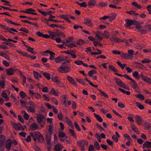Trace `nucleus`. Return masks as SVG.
I'll return each mask as SVG.
<instances>
[{"label": "nucleus", "instance_id": "1", "mask_svg": "<svg viewBox=\"0 0 151 151\" xmlns=\"http://www.w3.org/2000/svg\"><path fill=\"white\" fill-rule=\"evenodd\" d=\"M30 134L35 142L37 140L38 142L40 143L43 144L44 143V138L42 135L39 132L35 131L34 132H30Z\"/></svg>", "mask_w": 151, "mask_h": 151}, {"label": "nucleus", "instance_id": "2", "mask_svg": "<svg viewBox=\"0 0 151 151\" xmlns=\"http://www.w3.org/2000/svg\"><path fill=\"white\" fill-rule=\"evenodd\" d=\"M65 63V62L62 63V65L58 68V71L59 72L61 73H68L70 71V68L69 67L64 65Z\"/></svg>", "mask_w": 151, "mask_h": 151}, {"label": "nucleus", "instance_id": "3", "mask_svg": "<svg viewBox=\"0 0 151 151\" xmlns=\"http://www.w3.org/2000/svg\"><path fill=\"white\" fill-rule=\"evenodd\" d=\"M36 35L38 36L41 37L45 38H49L50 37L53 40H55V37L57 36L55 32H54L50 36L47 34H43L42 33L39 31L36 32Z\"/></svg>", "mask_w": 151, "mask_h": 151}, {"label": "nucleus", "instance_id": "4", "mask_svg": "<svg viewBox=\"0 0 151 151\" xmlns=\"http://www.w3.org/2000/svg\"><path fill=\"white\" fill-rule=\"evenodd\" d=\"M77 144L79 147H85V146L88 145V142L87 141L83 139L80 141H77Z\"/></svg>", "mask_w": 151, "mask_h": 151}, {"label": "nucleus", "instance_id": "5", "mask_svg": "<svg viewBox=\"0 0 151 151\" xmlns=\"http://www.w3.org/2000/svg\"><path fill=\"white\" fill-rule=\"evenodd\" d=\"M58 77L55 76V77H53V76L52 77L51 80L54 82L56 83V84L59 86L63 87L64 85L58 79Z\"/></svg>", "mask_w": 151, "mask_h": 151}, {"label": "nucleus", "instance_id": "6", "mask_svg": "<svg viewBox=\"0 0 151 151\" xmlns=\"http://www.w3.org/2000/svg\"><path fill=\"white\" fill-rule=\"evenodd\" d=\"M130 81H132V82H130L132 87L135 90L136 92L138 93H140V91H139V90L137 89V88H138V89H139V87L136 82L132 79Z\"/></svg>", "mask_w": 151, "mask_h": 151}, {"label": "nucleus", "instance_id": "7", "mask_svg": "<svg viewBox=\"0 0 151 151\" xmlns=\"http://www.w3.org/2000/svg\"><path fill=\"white\" fill-rule=\"evenodd\" d=\"M68 58L67 56L63 57L62 55L59 56L55 59V62L57 63L65 60Z\"/></svg>", "mask_w": 151, "mask_h": 151}, {"label": "nucleus", "instance_id": "8", "mask_svg": "<svg viewBox=\"0 0 151 151\" xmlns=\"http://www.w3.org/2000/svg\"><path fill=\"white\" fill-rule=\"evenodd\" d=\"M84 23L87 25L88 26L91 27L93 26V23L89 19L87 18H85L84 19Z\"/></svg>", "mask_w": 151, "mask_h": 151}, {"label": "nucleus", "instance_id": "9", "mask_svg": "<svg viewBox=\"0 0 151 151\" xmlns=\"http://www.w3.org/2000/svg\"><path fill=\"white\" fill-rule=\"evenodd\" d=\"M44 116L41 114H38L36 117V119L38 122L40 124H41L42 122L43 119L44 118Z\"/></svg>", "mask_w": 151, "mask_h": 151}, {"label": "nucleus", "instance_id": "10", "mask_svg": "<svg viewBox=\"0 0 151 151\" xmlns=\"http://www.w3.org/2000/svg\"><path fill=\"white\" fill-rule=\"evenodd\" d=\"M135 121L139 125H141L142 122V119L141 117L139 115H137L135 116Z\"/></svg>", "mask_w": 151, "mask_h": 151}, {"label": "nucleus", "instance_id": "11", "mask_svg": "<svg viewBox=\"0 0 151 151\" xmlns=\"http://www.w3.org/2000/svg\"><path fill=\"white\" fill-rule=\"evenodd\" d=\"M12 142L10 139H9L6 141V147L8 150H10L12 146Z\"/></svg>", "mask_w": 151, "mask_h": 151}, {"label": "nucleus", "instance_id": "12", "mask_svg": "<svg viewBox=\"0 0 151 151\" xmlns=\"http://www.w3.org/2000/svg\"><path fill=\"white\" fill-rule=\"evenodd\" d=\"M151 148V142L146 141L143 145V148Z\"/></svg>", "mask_w": 151, "mask_h": 151}, {"label": "nucleus", "instance_id": "13", "mask_svg": "<svg viewBox=\"0 0 151 151\" xmlns=\"http://www.w3.org/2000/svg\"><path fill=\"white\" fill-rule=\"evenodd\" d=\"M7 74L8 76H11L14 74V69L12 68L7 69L6 70Z\"/></svg>", "mask_w": 151, "mask_h": 151}, {"label": "nucleus", "instance_id": "14", "mask_svg": "<svg viewBox=\"0 0 151 151\" xmlns=\"http://www.w3.org/2000/svg\"><path fill=\"white\" fill-rule=\"evenodd\" d=\"M33 74L35 78L37 80H39V79L42 77L41 75L37 72L36 71H33Z\"/></svg>", "mask_w": 151, "mask_h": 151}, {"label": "nucleus", "instance_id": "15", "mask_svg": "<svg viewBox=\"0 0 151 151\" xmlns=\"http://www.w3.org/2000/svg\"><path fill=\"white\" fill-rule=\"evenodd\" d=\"M61 97L62 98L61 101L62 104H63L65 105V106H67V104L66 103V96L65 95H63L61 96Z\"/></svg>", "mask_w": 151, "mask_h": 151}, {"label": "nucleus", "instance_id": "16", "mask_svg": "<svg viewBox=\"0 0 151 151\" xmlns=\"http://www.w3.org/2000/svg\"><path fill=\"white\" fill-rule=\"evenodd\" d=\"M114 78L117 84L120 87H121L123 85H124V83L120 79L116 78Z\"/></svg>", "mask_w": 151, "mask_h": 151}, {"label": "nucleus", "instance_id": "17", "mask_svg": "<svg viewBox=\"0 0 151 151\" xmlns=\"http://www.w3.org/2000/svg\"><path fill=\"white\" fill-rule=\"evenodd\" d=\"M132 20L128 19L127 22V23L124 24L125 27L127 28H128L132 25Z\"/></svg>", "mask_w": 151, "mask_h": 151}, {"label": "nucleus", "instance_id": "18", "mask_svg": "<svg viewBox=\"0 0 151 151\" xmlns=\"http://www.w3.org/2000/svg\"><path fill=\"white\" fill-rule=\"evenodd\" d=\"M38 126L37 124L35 123H33L31 124L30 128L32 130H35L37 129Z\"/></svg>", "mask_w": 151, "mask_h": 151}, {"label": "nucleus", "instance_id": "19", "mask_svg": "<svg viewBox=\"0 0 151 151\" xmlns=\"http://www.w3.org/2000/svg\"><path fill=\"white\" fill-rule=\"evenodd\" d=\"M26 11H27V12H28L29 13H27L28 14L38 15L36 13L33 12H35V10L32 8L27 9H26Z\"/></svg>", "mask_w": 151, "mask_h": 151}, {"label": "nucleus", "instance_id": "20", "mask_svg": "<svg viewBox=\"0 0 151 151\" xmlns=\"http://www.w3.org/2000/svg\"><path fill=\"white\" fill-rule=\"evenodd\" d=\"M93 114L94 117L99 122H102L103 119L100 115L97 114L96 113H94Z\"/></svg>", "mask_w": 151, "mask_h": 151}, {"label": "nucleus", "instance_id": "21", "mask_svg": "<svg viewBox=\"0 0 151 151\" xmlns=\"http://www.w3.org/2000/svg\"><path fill=\"white\" fill-rule=\"evenodd\" d=\"M65 119L68 124L69 126L71 127H73V126L71 120L68 118V116H65Z\"/></svg>", "mask_w": 151, "mask_h": 151}, {"label": "nucleus", "instance_id": "22", "mask_svg": "<svg viewBox=\"0 0 151 151\" xmlns=\"http://www.w3.org/2000/svg\"><path fill=\"white\" fill-rule=\"evenodd\" d=\"M96 2L95 0H90L88 2V5L89 6H94Z\"/></svg>", "mask_w": 151, "mask_h": 151}, {"label": "nucleus", "instance_id": "23", "mask_svg": "<svg viewBox=\"0 0 151 151\" xmlns=\"http://www.w3.org/2000/svg\"><path fill=\"white\" fill-rule=\"evenodd\" d=\"M102 35L104 36V37L106 39L108 38L110 36V34L107 31H105Z\"/></svg>", "mask_w": 151, "mask_h": 151}, {"label": "nucleus", "instance_id": "24", "mask_svg": "<svg viewBox=\"0 0 151 151\" xmlns=\"http://www.w3.org/2000/svg\"><path fill=\"white\" fill-rule=\"evenodd\" d=\"M43 76L48 80H50L51 79L50 74L47 73L45 72L43 73Z\"/></svg>", "mask_w": 151, "mask_h": 151}, {"label": "nucleus", "instance_id": "25", "mask_svg": "<svg viewBox=\"0 0 151 151\" xmlns=\"http://www.w3.org/2000/svg\"><path fill=\"white\" fill-rule=\"evenodd\" d=\"M11 123L14 129L16 130H18L19 128V127L17 125V123H15L12 122H11Z\"/></svg>", "mask_w": 151, "mask_h": 151}, {"label": "nucleus", "instance_id": "26", "mask_svg": "<svg viewBox=\"0 0 151 151\" xmlns=\"http://www.w3.org/2000/svg\"><path fill=\"white\" fill-rule=\"evenodd\" d=\"M133 76L137 79L139 78V77L138 75V73L137 71H135L132 74Z\"/></svg>", "mask_w": 151, "mask_h": 151}, {"label": "nucleus", "instance_id": "27", "mask_svg": "<svg viewBox=\"0 0 151 151\" xmlns=\"http://www.w3.org/2000/svg\"><path fill=\"white\" fill-rule=\"evenodd\" d=\"M26 107L28 108L27 110L31 113H34L35 112V111L34 109L35 108H34L31 106H27Z\"/></svg>", "mask_w": 151, "mask_h": 151}, {"label": "nucleus", "instance_id": "28", "mask_svg": "<svg viewBox=\"0 0 151 151\" xmlns=\"http://www.w3.org/2000/svg\"><path fill=\"white\" fill-rule=\"evenodd\" d=\"M118 89L119 90H120L124 94H126L127 95H129L130 94V92L129 91H126L120 88H119Z\"/></svg>", "mask_w": 151, "mask_h": 151}, {"label": "nucleus", "instance_id": "29", "mask_svg": "<svg viewBox=\"0 0 151 151\" xmlns=\"http://www.w3.org/2000/svg\"><path fill=\"white\" fill-rule=\"evenodd\" d=\"M109 68L114 72H117V70L113 66L109 65Z\"/></svg>", "mask_w": 151, "mask_h": 151}, {"label": "nucleus", "instance_id": "30", "mask_svg": "<svg viewBox=\"0 0 151 151\" xmlns=\"http://www.w3.org/2000/svg\"><path fill=\"white\" fill-rule=\"evenodd\" d=\"M94 145L96 148V149L98 150H99L100 149V146L97 141H95L94 144Z\"/></svg>", "mask_w": 151, "mask_h": 151}, {"label": "nucleus", "instance_id": "31", "mask_svg": "<svg viewBox=\"0 0 151 151\" xmlns=\"http://www.w3.org/2000/svg\"><path fill=\"white\" fill-rule=\"evenodd\" d=\"M1 95L5 99V100L6 101H8L9 100V98H8L7 94L5 92H2Z\"/></svg>", "mask_w": 151, "mask_h": 151}, {"label": "nucleus", "instance_id": "32", "mask_svg": "<svg viewBox=\"0 0 151 151\" xmlns=\"http://www.w3.org/2000/svg\"><path fill=\"white\" fill-rule=\"evenodd\" d=\"M2 54H1L0 56H1L3 57H4L6 58V59L8 60H10V58L7 55V54L5 53H4L2 52Z\"/></svg>", "mask_w": 151, "mask_h": 151}, {"label": "nucleus", "instance_id": "33", "mask_svg": "<svg viewBox=\"0 0 151 151\" xmlns=\"http://www.w3.org/2000/svg\"><path fill=\"white\" fill-rule=\"evenodd\" d=\"M65 134L63 132L60 131L58 133V137L59 138H63L65 136Z\"/></svg>", "mask_w": 151, "mask_h": 151}, {"label": "nucleus", "instance_id": "34", "mask_svg": "<svg viewBox=\"0 0 151 151\" xmlns=\"http://www.w3.org/2000/svg\"><path fill=\"white\" fill-rule=\"evenodd\" d=\"M98 90L100 92L101 96H103L106 98H109L108 95L106 93L104 92L101 90L100 89H98Z\"/></svg>", "mask_w": 151, "mask_h": 151}, {"label": "nucleus", "instance_id": "35", "mask_svg": "<svg viewBox=\"0 0 151 151\" xmlns=\"http://www.w3.org/2000/svg\"><path fill=\"white\" fill-rule=\"evenodd\" d=\"M132 4L138 9H140L142 8V6L139 5L135 1H133L132 2Z\"/></svg>", "mask_w": 151, "mask_h": 151}, {"label": "nucleus", "instance_id": "36", "mask_svg": "<svg viewBox=\"0 0 151 151\" xmlns=\"http://www.w3.org/2000/svg\"><path fill=\"white\" fill-rule=\"evenodd\" d=\"M85 43V42L82 39H80L77 41L76 44L79 45H81Z\"/></svg>", "mask_w": 151, "mask_h": 151}, {"label": "nucleus", "instance_id": "37", "mask_svg": "<svg viewBox=\"0 0 151 151\" xmlns=\"http://www.w3.org/2000/svg\"><path fill=\"white\" fill-rule=\"evenodd\" d=\"M143 80L147 83L151 84V79L147 77L146 76L145 77Z\"/></svg>", "mask_w": 151, "mask_h": 151}, {"label": "nucleus", "instance_id": "38", "mask_svg": "<svg viewBox=\"0 0 151 151\" xmlns=\"http://www.w3.org/2000/svg\"><path fill=\"white\" fill-rule=\"evenodd\" d=\"M144 124L145 127V129H148L151 127L150 126L151 124L150 123L147 122H145Z\"/></svg>", "mask_w": 151, "mask_h": 151}, {"label": "nucleus", "instance_id": "39", "mask_svg": "<svg viewBox=\"0 0 151 151\" xmlns=\"http://www.w3.org/2000/svg\"><path fill=\"white\" fill-rule=\"evenodd\" d=\"M51 93H52L54 95H55L56 96H58V93L55 91V90L53 88H52L50 91V92Z\"/></svg>", "mask_w": 151, "mask_h": 151}, {"label": "nucleus", "instance_id": "40", "mask_svg": "<svg viewBox=\"0 0 151 151\" xmlns=\"http://www.w3.org/2000/svg\"><path fill=\"white\" fill-rule=\"evenodd\" d=\"M151 62V60L148 58H145L144 60H142L141 61L142 63H149Z\"/></svg>", "mask_w": 151, "mask_h": 151}, {"label": "nucleus", "instance_id": "41", "mask_svg": "<svg viewBox=\"0 0 151 151\" xmlns=\"http://www.w3.org/2000/svg\"><path fill=\"white\" fill-rule=\"evenodd\" d=\"M24 112V118L26 120L29 119V114L27 113L25 111H23Z\"/></svg>", "mask_w": 151, "mask_h": 151}, {"label": "nucleus", "instance_id": "42", "mask_svg": "<svg viewBox=\"0 0 151 151\" xmlns=\"http://www.w3.org/2000/svg\"><path fill=\"white\" fill-rule=\"evenodd\" d=\"M135 96L138 98L139 99L141 100H143L144 99V97L143 95L141 94H138L137 95H136Z\"/></svg>", "mask_w": 151, "mask_h": 151}, {"label": "nucleus", "instance_id": "43", "mask_svg": "<svg viewBox=\"0 0 151 151\" xmlns=\"http://www.w3.org/2000/svg\"><path fill=\"white\" fill-rule=\"evenodd\" d=\"M136 104L137 106H138L140 109L142 110L144 109V106L140 104L139 102H137L136 103Z\"/></svg>", "mask_w": 151, "mask_h": 151}, {"label": "nucleus", "instance_id": "44", "mask_svg": "<svg viewBox=\"0 0 151 151\" xmlns=\"http://www.w3.org/2000/svg\"><path fill=\"white\" fill-rule=\"evenodd\" d=\"M74 124L77 130L78 131H81V129H80V127H79V125L77 124V122H75L74 123Z\"/></svg>", "mask_w": 151, "mask_h": 151}, {"label": "nucleus", "instance_id": "45", "mask_svg": "<svg viewBox=\"0 0 151 151\" xmlns=\"http://www.w3.org/2000/svg\"><path fill=\"white\" fill-rule=\"evenodd\" d=\"M107 5V2H102L100 3H99V6L101 7H102L103 6H106Z\"/></svg>", "mask_w": 151, "mask_h": 151}, {"label": "nucleus", "instance_id": "46", "mask_svg": "<svg viewBox=\"0 0 151 151\" xmlns=\"http://www.w3.org/2000/svg\"><path fill=\"white\" fill-rule=\"evenodd\" d=\"M76 81L79 83H80L82 84L83 85H85L86 84L85 82L83 81V79H78V78H76Z\"/></svg>", "mask_w": 151, "mask_h": 151}, {"label": "nucleus", "instance_id": "47", "mask_svg": "<svg viewBox=\"0 0 151 151\" xmlns=\"http://www.w3.org/2000/svg\"><path fill=\"white\" fill-rule=\"evenodd\" d=\"M114 41L117 43H120L121 42H123V41L122 40L115 37Z\"/></svg>", "mask_w": 151, "mask_h": 151}, {"label": "nucleus", "instance_id": "48", "mask_svg": "<svg viewBox=\"0 0 151 151\" xmlns=\"http://www.w3.org/2000/svg\"><path fill=\"white\" fill-rule=\"evenodd\" d=\"M58 119L60 120H62L63 118V115L61 112H60L58 113Z\"/></svg>", "mask_w": 151, "mask_h": 151}, {"label": "nucleus", "instance_id": "49", "mask_svg": "<svg viewBox=\"0 0 151 151\" xmlns=\"http://www.w3.org/2000/svg\"><path fill=\"white\" fill-rule=\"evenodd\" d=\"M116 14H113V16L112 17H110L109 18V21L111 22L112 21L114 20V19L116 18Z\"/></svg>", "mask_w": 151, "mask_h": 151}, {"label": "nucleus", "instance_id": "50", "mask_svg": "<svg viewBox=\"0 0 151 151\" xmlns=\"http://www.w3.org/2000/svg\"><path fill=\"white\" fill-rule=\"evenodd\" d=\"M19 95L23 99L25 97L26 94L25 93L22 91L19 92Z\"/></svg>", "mask_w": 151, "mask_h": 151}, {"label": "nucleus", "instance_id": "51", "mask_svg": "<svg viewBox=\"0 0 151 151\" xmlns=\"http://www.w3.org/2000/svg\"><path fill=\"white\" fill-rule=\"evenodd\" d=\"M52 133L47 132L45 135V138L46 139H51V135Z\"/></svg>", "mask_w": 151, "mask_h": 151}, {"label": "nucleus", "instance_id": "52", "mask_svg": "<svg viewBox=\"0 0 151 151\" xmlns=\"http://www.w3.org/2000/svg\"><path fill=\"white\" fill-rule=\"evenodd\" d=\"M54 149L55 151H60V145L57 144L55 145L54 148Z\"/></svg>", "mask_w": 151, "mask_h": 151}, {"label": "nucleus", "instance_id": "53", "mask_svg": "<svg viewBox=\"0 0 151 151\" xmlns=\"http://www.w3.org/2000/svg\"><path fill=\"white\" fill-rule=\"evenodd\" d=\"M3 64L6 67H8L9 66V63L6 60H4L3 61Z\"/></svg>", "mask_w": 151, "mask_h": 151}, {"label": "nucleus", "instance_id": "54", "mask_svg": "<svg viewBox=\"0 0 151 151\" xmlns=\"http://www.w3.org/2000/svg\"><path fill=\"white\" fill-rule=\"evenodd\" d=\"M29 104L31 106H32V107L34 108H36L37 105L35 104V103L32 101H30L29 102Z\"/></svg>", "mask_w": 151, "mask_h": 151}, {"label": "nucleus", "instance_id": "55", "mask_svg": "<svg viewBox=\"0 0 151 151\" xmlns=\"http://www.w3.org/2000/svg\"><path fill=\"white\" fill-rule=\"evenodd\" d=\"M18 118L19 121L21 122L22 123H24V119L22 118L21 116L20 115H18Z\"/></svg>", "mask_w": 151, "mask_h": 151}, {"label": "nucleus", "instance_id": "56", "mask_svg": "<svg viewBox=\"0 0 151 151\" xmlns=\"http://www.w3.org/2000/svg\"><path fill=\"white\" fill-rule=\"evenodd\" d=\"M5 142V139H0V146L2 147L4 144Z\"/></svg>", "mask_w": 151, "mask_h": 151}, {"label": "nucleus", "instance_id": "57", "mask_svg": "<svg viewBox=\"0 0 151 151\" xmlns=\"http://www.w3.org/2000/svg\"><path fill=\"white\" fill-rule=\"evenodd\" d=\"M48 127L49 128L48 129V132L52 134V128L53 125H50Z\"/></svg>", "mask_w": 151, "mask_h": 151}, {"label": "nucleus", "instance_id": "58", "mask_svg": "<svg viewBox=\"0 0 151 151\" xmlns=\"http://www.w3.org/2000/svg\"><path fill=\"white\" fill-rule=\"evenodd\" d=\"M56 35L57 36H62L63 37H65V35L62 32L60 31L59 33H56Z\"/></svg>", "mask_w": 151, "mask_h": 151}, {"label": "nucleus", "instance_id": "59", "mask_svg": "<svg viewBox=\"0 0 151 151\" xmlns=\"http://www.w3.org/2000/svg\"><path fill=\"white\" fill-rule=\"evenodd\" d=\"M82 62L81 60H76L75 61L74 63L78 65H80L82 64Z\"/></svg>", "mask_w": 151, "mask_h": 151}, {"label": "nucleus", "instance_id": "60", "mask_svg": "<svg viewBox=\"0 0 151 151\" xmlns=\"http://www.w3.org/2000/svg\"><path fill=\"white\" fill-rule=\"evenodd\" d=\"M94 150V147L93 145H89L88 148V151H93Z\"/></svg>", "mask_w": 151, "mask_h": 151}, {"label": "nucleus", "instance_id": "61", "mask_svg": "<svg viewBox=\"0 0 151 151\" xmlns=\"http://www.w3.org/2000/svg\"><path fill=\"white\" fill-rule=\"evenodd\" d=\"M112 138L113 140L115 141L116 142H118V139L115 135H113L112 136Z\"/></svg>", "mask_w": 151, "mask_h": 151}, {"label": "nucleus", "instance_id": "62", "mask_svg": "<svg viewBox=\"0 0 151 151\" xmlns=\"http://www.w3.org/2000/svg\"><path fill=\"white\" fill-rule=\"evenodd\" d=\"M5 83V82L4 81H0V86L3 89L4 88Z\"/></svg>", "mask_w": 151, "mask_h": 151}, {"label": "nucleus", "instance_id": "63", "mask_svg": "<svg viewBox=\"0 0 151 151\" xmlns=\"http://www.w3.org/2000/svg\"><path fill=\"white\" fill-rule=\"evenodd\" d=\"M132 129L134 132L138 134H139L140 132L138 130L137 128L136 127L135 128H132Z\"/></svg>", "mask_w": 151, "mask_h": 151}, {"label": "nucleus", "instance_id": "64", "mask_svg": "<svg viewBox=\"0 0 151 151\" xmlns=\"http://www.w3.org/2000/svg\"><path fill=\"white\" fill-rule=\"evenodd\" d=\"M126 59H131L133 58L132 55H130L129 53H126Z\"/></svg>", "mask_w": 151, "mask_h": 151}]
</instances>
